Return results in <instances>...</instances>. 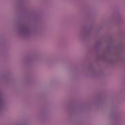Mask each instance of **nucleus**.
<instances>
[{"label": "nucleus", "mask_w": 125, "mask_h": 125, "mask_svg": "<svg viewBox=\"0 0 125 125\" xmlns=\"http://www.w3.org/2000/svg\"><path fill=\"white\" fill-rule=\"evenodd\" d=\"M17 32L20 35L27 36L29 33V29L26 27H19L17 29Z\"/></svg>", "instance_id": "nucleus-1"}]
</instances>
